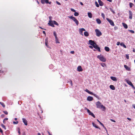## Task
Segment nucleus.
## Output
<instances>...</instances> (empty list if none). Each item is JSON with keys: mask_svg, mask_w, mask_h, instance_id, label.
<instances>
[{"mask_svg": "<svg viewBox=\"0 0 135 135\" xmlns=\"http://www.w3.org/2000/svg\"><path fill=\"white\" fill-rule=\"evenodd\" d=\"M95 104L97 108H103L104 109H105V107L102 105L101 103L99 101L96 102Z\"/></svg>", "mask_w": 135, "mask_h": 135, "instance_id": "obj_1", "label": "nucleus"}, {"mask_svg": "<svg viewBox=\"0 0 135 135\" xmlns=\"http://www.w3.org/2000/svg\"><path fill=\"white\" fill-rule=\"evenodd\" d=\"M68 17L70 19H72L75 23L77 26H78L79 24V21L76 19V18L73 16H68Z\"/></svg>", "mask_w": 135, "mask_h": 135, "instance_id": "obj_2", "label": "nucleus"}, {"mask_svg": "<svg viewBox=\"0 0 135 135\" xmlns=\"http://www.w3.org/2000/svg\"><path fill=\"white\" fill-rule=\"evenodd\" d=\"M125 80L128 85L131 86L134 89H135V87L130 81L126 79H125Z\"/></svg>", "mask_w": 135, "mask_h": 135, "instance_id": "obj_3", "label": "nucleus"}, {"mask_svg": "<svg viewBox=\"0 0 135 135\" xmlns=\"http://www.w3.org/2000/svg\"><path fill=\"white\" fill-rule=\"evenodd\" d=\"M97 57L101 61L103 62H105L106 61V59L103 56L99 55L97 56Z\"/></svg>", "mask_w": 135, "mask_h": 135, "instance_id": "obj_4", "label": "nucleus"}, {"mask_svg": "<svg viewBox=\"0 0 135 135\" xmlns=\"http://www.w3.org/2000/svg\"><path fill=\"white\" fill-rule=\"evenodd\" d=\"M95 32L96 33V35L97 36L99 37L101 35L102 33L98 29H96L95 30Z\"/></svg>", "mask_w": 135, "mask_h": 135, "instance_id": "obj_5", "label": "nucleus"}, {"mask_svg": "<svg viewBox=\"0 0 135 135\" xmlns=\"http://www.w3.org/2000/svg\"><path fill=\"white\" fill-rule=\"evenodd\" d=\"M106 20L109 22L111 25L113 26H114V23L112 20L108 18H106Z\"/></svg>", "mask_w": 135, "mask_h": 135, "instance_id": "obj_6", "label": "nucleus"}, {"mask_svg": "<svg viewBox=\"0 0 135 135\" xmlns=\"http://www.w3.org/2000/svg\"><path fill=\"white\" fill-rule=\"evenodd\" d=\"M85 31V30L83 28H79V33L81 35L83 36V31Z\"/></svg>", "mask_w": 135, "mask_h": 135, "instance_id": "obj_7", "label": "nucleus"}, {"mask_svg": "<svg viewBox=\"0 0 135 135\" xmlns=\"http://www.w3.org/2000/svg\"><path fill=\"white\" fill-rule=\"evenodd\" d=\"M86 109H87V112L89 114V115H91L94 118H95V116L93 113H91L90 110H89V109L87 108H86Z\"/></svg>", "mask_w": 135, "mask_h": 135, "instance_id": "obj_8", "label": "nucleus"}, {"mask_svg": "<svg viewBox=\"0 0 135 135\" xmlns=\"http://www.w3.org/2000/svg\"><path fill=\"white\" fill-rule=\"evenodd\" d=\"M89 44L93 46L95 45H96V44L94 42V41L91 40L89 41Z\"/></svg>", "mask_w": 135, "mask_h": 135, "instance_id": "obj_9", "label": "nucleus"}, {"mask_svg": "<svg viewBox=\"0 0 135 135\" xmlns=\"http://www.w3.org/2000/svg\"><path fill=\"white\" fill-rule=\"evenodd\" d=\"M93 47L96 49L98 51L100 52V48L98 47V45L97 44L93 46Z\"/></svg>", "mask_w": 135, "mask_h": 135, "instance_id": "obj_10", "label": "nucleus"}, {"mask_svg": "<svg viewBox=\"0 0 135 135\" xmlns=\"http://www.w3.org/2000/svg\"><path fill=\"white\" fill-rule=\"evenodd\" d=\"M129 18L131 20L132 18V15L133 13L132 12L130 11H129Z\"/></svg>", "mask_w": 135, "mask_h": 135, "instance_id": "obj_11", "label": "nucleus"}, {"mask_svg": "<svg viewBox=\"0 0 135 135\" xmlns=\"http://www.w3.org/2000/svg\"><path fill=\"white\" fill-rule=\"evenodd\" d=\"M48 24L49 26H51L52 27H55V26L54 25L53 21L50 20Z\"/></svg>", "mask_w": 135, "mask_h": 135, "instance_id": "obj_12", "label": "nucleus"}, {"mask_svg": "<svg viewBox=\"0 0 135 135\" xmlns=\"http://www.w3.org/2000/svg\"><path fill=\"white\" fill-rule=\"evenodd\" d=\"M23 122L26 126L27 125V122L26 119L25 118H23L22 119Z\"/></svg>", "mask_w": 135, "mask_h": 135, "instance_id": "obj_13", "label": "nucleus"}, {"mask_svg": "<svg viewBox=\"0 0 135 135\" xmlns=\"http://www.w3.org/2000/svg\"><path fill=\"white\" fill-rule=\"evenodd\" d=\"M93 97L90 96L88 97L87 98V100L89 101H91L93 100Z\"/></svg>", "mask_w": 135, "mask_h": 135, "instance_id": "obj_14", "label": "nucleus"}, {"mask_svg": "<svg viewBox=\"0 0 135 135\" xmlns=\"http://www.w3.org/2000/svg\"><path fill=\"white\" fill-rule=\"evenodd\" d=\"M77 70L78 71H83V69L81 66H79L77 68Z\"/></svg>", "mask_w": 135, "mask_h": 135, "instance_id": "obj_15", "label": "nucleus"}, {"mask_svg": "<svg viewBox=\"0 0 135 135\" xmlns=\"http://www.w3.org/2000/svg\"><path fill=\"white\" fill-rule=\"evenodd\" d=\"M41 2L42 4H44L45 3L47 4L48 2V0H41Z\"/></svg>", "mask_w": 135, "mask_h": 135, "instance_id": "obj_16", "label": "nucleus"}, {"mask_svg": "<svg viewBox=\"0 0 135 135\" xmlns=\"http://www.w3.org/2000/svg\"><path fill=\"white\" fill-rule=\"evenodd\" d=\"M99 5L100 6H102L104 4L103 2L100 0H98V1Z\"/></svg>", "mask_w": 135, "mask_h": 135, "instance_id": "obj_17", "label": "nucleus"}, {"mask_svg": "<svg viewBox=\"0 0 135 135\" xmlns=\"http://www.w3.org/2000/svg\"><path fill=\"white\" fill-rule=\"evenodd\" d=\"M124 67L128 71H130V68L128 67L127 65H124Z\"/></svg>", "mask_w": 135, "mask_h": 135, "instance_id": "obj_18", "label": "nucleus"}, {"mask_svg": "<svg viewBox=\"0 0 135 135\" xmlns=\"http://www.w3.org/2000/svg\"><path fill=\"white\" fill-rule=\"evenodd\" d=\"M110 79L113 81H117V78L111 76L110 77Z\"/></svg>", "mask_w": 135, "mask_h": 135, "instance_id": "obj_19", "label": "nucleus"}, {"mask_svg": "<svg viewBox=\"0 0 135 135\" xmlns=\"http://www.w3.org/2000/svg\"><path fill=\"white\" fill-rule=\"evenodd\" d=\"M96 21L97 23L98 24H100L101 23V21L100 19L97 18L96 20Z\"/></svg>", "mask_w": 135, "mask_h": 135, "instance_id": "obj_20", "label": "nucleus"}, {"mask_svg": "<svg viewBox=\"0 0 135 135\" xmlns=\"http://www.w3.org/2000/svg\"><path fill=\"white\" fill-rule=\"evenodd\" d=\"M88 15L89 18H91L92 17V15L91 13L88 12Z\"/></svg>", "mask_w": 135, "mask_h": 135, "instance_id": "obj_21", "label": "nucleus"}, {"mask_svg": "<svg viewBox=\"0 0 135 135\" xmlns=\"http://www.w3.org/2000/svg\"><path fill=\"white\" fill-rule=\"evenodd\" d=\"M122 25L126 29L128 28V26L126 24L123 23H122Z\"/></svg>", "mask_w": 135, "mask_h": 135, "instance_id": "obj_22", "label": "nucleus"}, {"mask_svg": "<svg viewBox=\"0 0 135 135\" xmlns=\"http://www.w3.org/2000/svg\"><path fill=\"white\" fill-rule=\"evenodd\" d=\"M93 126V127H95V128H99L100 129V128H99L97 126L94 122L92 123Z\"/></svg>", "mask_w": 135, "mask_h": 135, "instance_id": "obj_23", "label": "nucleus"}, {"mask_svg": "<svg viewBox=\"0 0 135 135\" xmlns=\"http://www.w3.org/2000/svg\"><path fill=\"white\" fill-rule=\"evenodd\" d=\"M97 121L98 122H99L100 124L103 126L104 128H105V129H106V128L104 126L103 124L101 122H100L98 119H97Z\"/></svg>", "mask_w": 135, "mask_h": 135, "instance_id": "obj_24", "label": "nucleus"}, {"mask_svg": "<svg viewBox=\"0 0 135 135\" xmlns=\"http://www.w3.org/2000/svg\"><path fill=\"white\" fill-rule=\"evenodd\" d=\"M110 88L112 90H114L115 89V87L112 85H111L110 86Z\"/></svg>", "mask_w": 135, "mask_h": 135, "instance_id": "obj_25", "label": "nucleus"}, {"mask_svg": "<svg viewBox=\"0 0 135 135\" xmlns=\"http://www.w3.org/2000/svg\"><path fill=\"white\" fill-rule=\"evenodd\" d=\"M105 50L106 51L108 52L109 51L110 49L108 47L105 46Z\"/></svg>", "mask_w": 135, "mask_h": 135, "instance_id": "obj_26", "label": "nucleus"}, {"mask_svg": "<svg viewBox=\"0 0 135 135\" xmlns=\"http://www.w3.org/2000/svg\"><path fill=\"white\" fill-rule=\"evenodd\" d=\"M84 35L86 37L88 36L89 35V34L88 33L87 31H86L84 32Z\"/></svg>", "mask_w": 135, "mask_h": 135, "instance_id": "obj_27", "label": "nucleus"}, {"mask_svg": "<svg viewBox=\"0 0 135 135\" xmlns=\"http://www.w3.org/2000/svg\"><path fill=\"white\" fill-rule=\"evenodd\" d=\"M47 43H48V39L47 38H46L45 39V45L47 47H48V45H47Z\"/></svg>", "mask_w": 135, "mask_h": 135, "instance_id": "obj_28", "label": "nucleus"}, {"mask_svg": "<svg viewBox=\"0 0 135 135\" xmlns=\"http://www.w3.org/2000/svg\"><path fill=\"white\" fill-rule=\"evenodd\" d=\"M120 45L123 46L125 48H126V45L123 42H122L120 44Z\"/></svg>", "mask_w": 135, "mask_h": 135, "instance_id": "obj_29", "label": "nucleus"}, {"mask_svg": "<svg viewBox=\"0 0 135 135\" xmlns=\"http://www.w3.org/2000/svg\"><path fill=\"white\" fill-rule=\"evenodd\" d=\"M53 22L54 25L55 24L57 26H58L59 25V24L56 21H53Z\"/></svg>", "mask_w": 135, "mask_h": 135, "instance_id": "obj_30", "label": "nucleus"}, {"mask_svg": "<svg viewBox=\"0 0 135 135\" xmlns=\"http://www.w3.org/2000/svg\"><path fill=\"white\" fill-rule=\"evenodd\" d=\"M79 15V13L78 12H75L74 13V15L75 16H78Z\"/></svg>", "mask_w": 135, "mask_h": 135, "instance_id": "obj_31", "label": "nucleus"}, {"mask_svg": "<svg viewBox=\"0 0 135 135\" xmlns=\"http://www.w3.org/2000/svg\"><path fill=\"white\" fill-rule=\"evenodd\" d=\"M55 41H56V43H59L60 42L58 41V39L57 38V37H56V38H55Z\"/></svg>", "mask_w": 135, "mask_h": 135, "instance_id": "obj_32", "label": "nucleus"}, {"mask_svg": "<svg viewBox=\"0 0 135 135\" xmlns=\"http://www.w3.org/2000/svg\"><path fill=\"white\" fill-rule=\"evenodd\" d=\"M103 67H105L106 66V65L105 63H102L100 64Z\"/></svg>", "mask_w": 135, "mask_h": 135, "instance_id": "obj_33", "label": "nucleus"}, {"mask_svg": "<svg viewBox=\"0 0 135 135\" xmlns=\"http://www.w3.org/2000/svg\"><path fill=\"white\" fill-rule=\"evenodd\" d=\"M101 16L104 19H105V15L104 13H102L101 14Z\"/></svg>", "mask_w": 135, "mask_h": 135, "instance_id": "obj_34", "label": "nucleus"}, {"mask_svg": "<svg viewBox=\"0 0 135 135\" xmlns=\"http://www.w3.org/2000/svg\"><path fill=\"white\" fill-rule=\"evenodd\" d=\"M95 4L96 5V7H99V5L98 4V3L97 2H95Z\"/></svg>", "mask_w": 135, "mask_h": 135, "instance_id": "obj_35", "label": "nucleus"}, {"mask_svg": "<svg viewBox=\"0 0 135 135\" xmlns=\"http://www.w3.org/2000/svg\"><path fill=\"white\" fill-rule=\"evenodd\" d=\"M129 4L130 7L131 8L133 6V4L132 3H130Z\"/></svg>", "mask_w": 135, "mask_h": 135, "instance_id": "obj_36", "label": "nucleus"}, {"mask_svg": "<svg viewBox=\"0 0 135 135\" xmlns=\"http://www.w3.org/2000/svg\"><path fill=\"white\" fill-rule=\"evenodd\" d=\"M0 104L4 107H5V105L3 103L0 102Z\"/></svg>", "mask_w": 135, "mask_h": 135, "instance_id": "obj_37", "label": "nucleus"}, {"mask_svg": "<svg viewBox=\"0 0 135 135\" xmlns=\"http://www.w3.org/2000/svg\"><path fill=\"white\" fill-rule=\"evenodd\" d=\"M1 126L2 127L4 128L5 130L6 129V128L4 125L3 124H1Z\"/></svg>", "mask_w": 135, "mask_h": 135, "instance_id": "obj_38", "label": "nucleus"}, {"mask_svg": "<svg viewBox=\"0 0 135 135\" xmlns=\"http://www.w3.org/2000/svg\"><path fill=\"white\" fill-rule=\"evenodd\" d=\"M54 36H55V38H56V37H57V35H56V33L54 31Z\"/></svg>", "mask_w": 135, "mask_h": 135, "instance_id": "obj_39", "label": "nucleus"}, {"mask_svg": "<svg viewBox=\"0 0 135 135\" xmlns=\"http://www.w3.org/2000/svg\"><path fill=\"white\" fill-rule=\"evenodd\" d=\"M128 31H129L130 32H131L132 33H134V31L133 30H129Z\"/></svg>", "mask_w": 135, "mask_h": 135, "instance_id": "obj_40", "label": "nucleus"}, {"mask_svg": "<svg viewBox=\"0 0 135 135\" xmlns=\"http://www.w3.org/2000/svg\"><path fill=\"white\" fill-rule=\"evenodd\" d=\"M53 68V66L52 65H51L49 66V68L50 69H52Z\"/></svg>", "mask_w": 135, "mask_h": 135, "instance_id": "obj_41", "label": "nucleus"}, {"mask_svg": "<svg viewBox=\"0 0 135 135\" xmlns=\"http://www.w3.org/2000/svg\"><path fill=\"white\" fill-rule=\"evenodd\" d=\"M3 112L6 114L7 115L8 114V112L6 111H3Z\"/></svg>", "mask_w": 135, "mask_h": 135, "instance_id": "obj_42", "label": "nucleus"}, {"mask_svg": "<svg viewBox=\"0 0 135 135\" xmlns=\"http://www.w3.org/2000/svg\"><path fill=\"white\" fill-rule=\"evenodd\" d=\"M94 96L95 97H96V98H97L98 97V95H97L96 94H94V93H93V94L92 95Z\"/></svg>", "mask_w": 135, "mask_h": 135, "instance_id": "obj_43", "label": "nucleus"}, {"mask_svg": "<svg viewBox=\"0 0 135 135\" xmlns=\"http://www.w3.org/2000/svg\"><path fill=\"white\" fill-rule=\"evenodd\" d=\"M13 123L14 124H17L18 123V122L17 121L16 122L13 121Z\"/></svg>", "mask_w": 135, "mask_h": 135, "instance_id": "obj_44", "label": "nucleus"}, {"mask_svg": "<svg viewBox=\"0 0 135 135\" xmlns=\"http://www.w3.org/2000/svg\"><path fill=\"white\" fill-rule=\"evenodd\" d=\"M56 3L57 4L59 5H60L61 4L57 1H56Z\"/></svg>", "mask_w": 135, "mask_h": 135, "instance_id": "obj_45", "label": "nucleus"}, {"mask_svg": "<svg viewBox=\"0 0 135 135\" xmlns=\"http://www.w3.org/2000/svg\"><path fill=\"white\" fill-rule=\"evenodd\" d=\"M71 10L72 12H76L75 10L73 8H71Z\"/></svg>", "mask_w": 135, "mask_h": 135, "instance_id": "obj_46", "label": "nucleus"}, {"mask_svg": "<svg viewBox=\"0 0 135 135\" xmlns=\"http://www.w3.org/2000/svg\"><path fill=\"white\" fill-rule=\"evenodd\" d=\"M18 133L20 135L21 134V132H20V129L19 128H18Z\"/></svg>", "mask_w": 135, "mask_h": 135, "instance_id": "obj_47", "label": "nucleus"}, {"mask_svg": "<svg viewBox=\"0 0 135 135\" xmlns=\"http://www.w3.org/2000/svg\"><path fill=\"white\" fill-rule=\"evenodd\" d=\"M126 57L127 59H129V56L128 55H126Z\"/></svg>", "mask_w": 135, "mask_h": 135, "instance_id": "obj_48", "label": "nucleus"}, {"mask_svg": "<svg viewBox=\"0 0 135 135\" xmlns=\"http://www.w3.org/2000/svg\"><path fill=\"white\" fill-rule=\"evenodd\" d=\"M110 10L113 13H114V12L112 9H111V8H110Z\"/></svg>", "mask_w": 135, "mask_h": 135, "instance_id": "obj_49", "label": "nucleus"}, {"mask_svg": "<svg viewBox=\"0 0 135 135\" xmlns=\"http://www.w3.org/2000/svg\"><path fill=\"white\" fill-rule=\"evenodd\" d=\"M118 29V27L117 26H115L114 27V29L115 30H116Z\"/></svg>", "mask_w": 135, "mask_h": 135, "instance_id": "obj_50", "label": "nucleus"}, {"mask_svg": "<svg viewBox=\"0 0 135 135\" xmlns=\"http://www.w3.org/2000/svg\"><path fill=\"white\" fill-rule=\"evenodd\" d=\"M70 53L71 54H74V51H71L70 52Z\"/></svg>", "mask_w": 135, "mask_h": 135, "instance_id": "obj_51", "label": "nucleus"}, {"mask_svg": "<svg viewBox=\"0 0 135 135\" xmlns=\"http://www.w3.org/2000/svg\"><path fill=\"white\" fill-rule=\"evenodd\" d=\"M0 132L2 133H3V131L1 129V128L0 127Z\"/></svg>", "mask_w": 135, "mask_h": 135, "instance_id": "obj_52", "label": "nucleus"}, {"mask_svg": "<svg viewBox=\"0 0 135 135\" xmlns=\"http://www.w3.org/2000/svg\"><path fill=\"white\" fill-rule=\"evenodd\" d=\"M120 43L119 42H118L117 43V45H119L120 44Z\"/></svg>", "mask_w": 135, "mask_h": 135, "instance_id": "obj_53", "label": "nucleus"}, {"mask_svg": "<svg viewBox=\"0 0 135 135\" xmlns=\"http://www.w3.org/2000/svg\"><path fill=\"white\" fill-rule=\"evenodd\" d=\"M4 116H5L3 114L1 116V117L2 118L4 117Z\"/></svg>", "mask_w": 135, "mask_h": 135, "instance_id": "obj_54", "label": "nucleus"}, {"mask_svg": "<svg viewBox=\"0 0 135 135\" xmlns=\"http://www.w3.org/2000/svg\"><path fill=\"white\" fill-rule=\"evenodd\" d=\"M93 92L90 91L89 94L92 95L93 94Z\"/></svg>", "mask_w": 135, "mask_h": 135, "instance_id": "obj_55", "label": "nucleus"}, {"mask_svg": "<svg viewBox=\"0 0 135 135\" xmlns=\"http://www.w3.org/2000/svg\"><path fill=\"white\" fill-rule=\"evenodd\" d=\"M133 107L135 109V104H133L132 105Z\"/></svg>", "mask_w": 135, "mask_h": 135, "instance_id": "obj_56", "label": "nucleus"}, {"mask_svg": "<svg viewBox=\"0 0 135 135\" xmlns=\"http://www.w3.org/2000/svg\"><path fill=\"white\" fill-rule=\"evenodd\" d=\"M93 46H89V47L91 49H93Z\"/></svg>", "mask_w": 135, "mask_h": 135, "instance_id": "obj_57", "label": "nucleus"}, {"mask_svg": "<svg viewBox=\"0 0 135 135\" xmlns=\"http://www.w3.org/2000/svg\"><path fill=\"white\" fill-rule=\"evenodd\" d=\"M85 91L86 92H88L89 90L87 89H86L85 90Z\"/></svg>", "mask_w": 135, "mask_h": 135, "instance_id": "obj_58", "label": "nucleus"}, {"mask_svg": "<svg viewBox=\"0 0 135 135\" xmlns=\"http://www.w3.org/2000/svg\"><path fill=\"white\" fill-rule=\"evenodd\" d=\"M127 119L131 121V119L129 118H127Z\"/></svg>", "mask_w": 135, "mask_h": 135, "instance_id": "obj_59", "label": "nucleus"}, {"mask_svg": "<svg viewBox=\"0 0 135 135\" xmlns=\"http://www.w3.org/2000/svg\"><path fill=\"white\" fill-rule=\"evenodd\" d=\"M80 4L81 5H83V3L81 2H80Z\"/></svg>", "mask_w": 135, "mask_h": 135, "instance_id": "obj_60", "label": "nucleus"}, {"mask_svg": "<svg viewBox=\"0 0 135 135\" xmlns=\"http://www.w3.org/2000/svg\"><path fill=\"white\" fill-rule=\"evenodd\" d=\"M8 118H5L4 119V120H8Z\"/></svg>", "mask_w": 135, "mask_h": 135, "instance_id": "obj_61", "label": "nucleus"}, {"mask_svg": "<svg viewBox=\"0 0 135 135\" xmlns=\"http://www.w3.org/2000/svg\"><path fill=\"white\" fill-rule=\"evenodd\" d=\"M107 0L110 2H111L112 1V0Z\"/></svg>", "mask_w": 135, "mask_h": 135, "instance_id": "obj_62", "label": "nucleus"}, {"mask_svg": "<svg viewBox=\"0 0 135 135\" xmlns=\"http://www.w3.org/2000/svg\"><path fill=\"white\" fill-rule=\"evenodd\" d=\"M42 32H43V33L44 34H45L46 33H45V31H42Z\"/></svg>", "mask_w": 135, "mask_h": 135, "instance_id": "obj_63", "label": "nucleus"}, {"mask_svg": "<svg viewBox=\"0 0 135 135\" xmlns=\"http://www.w3.org/2000/svg\"><path fill=\"white\" fill-rule=\"evenodd\" d=\"M48 133L49 134V135H52V134H51L50 133V132L48 131Z\"/></svg>", "mask_w": 135, "mask_h": 135, "instance_id": "obj_64", "label": "nucleus"}]
</instances>
